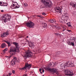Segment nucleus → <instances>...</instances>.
<instances>
[{
    "instance_id": "f257e3e1",
    "label": "nucleus",
    "mask_w": 76,
    "mask_h": 76,
    "mask_svg": "<svg viewBox=\"0 0 76 76\" xmlns=\"http://www.w3.org/2000/svg\"><path fill=\"white\" fill-rule=\"evenodd\" d=\"M41 1L44 6H42V5L40 6V9L45 8V7H48V8L51 7L52 2L51 1L49 0H41Z\"/></svg>"
},
{
    "instance_id": "f03ea898",
    "label": "nucleus",
    "mask_w": 76,
    "mask_h": 76,
    "mask_svg": "<svg viewBox=\"0 0 76 76\" xmlns=\"http://www.w3.org/2000/svg\"><path fill=\"white\" fill-rule=\"evenodd\" d=\"M10 18H11V17H9V14H5L3 16H1L0 17V20L4 21V22H6L8 20L10 21Z\"/></svg>"
},
{
    "instance_id": "7ed1b4c3",
    "label": "nucleus",
    "mask_w": 76,
    "mask_h": 76,
    "mask_svg": "<svg viewBox=\"0 0 76 76\" xmlns=\"http://www.w3.org/2000/svg\"><path fill=\"white\" fill-rule=\"evenodd\" d=\"M13 44L14 45H15L16 48H14L13 49H11L10 50V53L11 54L12 53H16L18 51H19V43L16 42H13Z\"/></svg>"
},
{
    "instance_id": "20e7f679",
    "label": "nucleus",
    "mask_w": 76,
    "mask_h": 76,
    "mask_svg": "<svg viewBox=\"0 0 76 76\" xmlns=\"http://www.w3.org/2000/svg\"><path fill=\"white\" fill-rule=\"evenodd\" d=\"M33 55L32 53L28 50L26 52L25 54L24 55H22V56L24 58L26 59L28 58L31 57Z\"/></svg>"
},
{
    "instance_id": "39448f33",
    "label": "nucleus",
    "mask_w": 76,
    "mask_h": 76,
    "mask_svg": "<svg viewBox=\"0 0 76 76\" xmlns=\"http://www.w3.org/2000/svg\"><path fill=\"white\" fill-rule=\"evenodd\" d=\"M20 63V60L19 58H17L16 57H14L13 59L10 62V63L12 66H14L16 64V63Z\"/></svg>"
},
{
    "instance_id": "423d86ee",
    "label": "nucleus",
    "mask_w": 76,
    "mask_h": 76,
    "mask_svg": "<svg viewBox=\"0 0 76 76\" xmlns=\"http://www.w3.org/2000/svg\"><path fill=\"white\" fill-rule=\"evenodd\" d=\"M74 42H76V39L75 38H73L72 39H70L69 42L67 43L69 45H72L73 47L75 46V43Z\"/></svg>"
},
{
    "instance_id": "0eeeda50",
    "label": "nucleus",
    "mask_w": 76,
    "mask_h": 76,
    "mask_svg": "<svg viewBox=\"0 0 76 76\" xmlns=\"http://www.w3.org/2000/svg\"><path fill=\"white\" fill-rule=\"evenodd\" d=\"M31 67V64H29L28 63H26L25 66L24 67L20 68L19 69L20 70H26V69H29V68Z\"/></svg>"
},
{
    "instance_id": "6e6552de",
    "label": "nucleus",
    "mask_w": 76,
    "mask_h": 76,
    "mask_svg": "<svg viewBox=\"0 0 76 76\" xmlns=\"http://www.w3.org/2000/svg\"><path fill=\"white\" fill-rule=\"evenodd\" d=\"M45 69L46 70H47L48 71H50L51 72H53L54 74V73H56L55 74H57V75H58V73H57L56 72L57 70L56 68L51 69V68H50V67L47 66L45 67Z\"/></svg>"
},
{
    "instance_id": "1a4fd4ad",
    "label": "nucleus",
    "mask_w": 76,
    "mask_h": 76,
    "mask_svg": "<svg viewBox=\"0 0 76 76\" xmlns=\"http://www.w3.org/2000/svg\"><path fill=\"white\" fill-rule=\"evenodd\" d=\"M66 66H67V67H74L75 65L73 63H72V62L70 61L66 62L65 64H64Z\"/></svg>"
},
{
    "instance_id": "9d476101",
    "label": "nucleus",
    "mask_w": 76,
    "mask_h": 76,
    "mask_svg": "<svg viewBox=\"0 0 76 76\" xmlns=\"http://www.w3.org/2000/svg\"><path fill=\"white\" fill-rule=\"evenodd\" d=\"M26 25L28 27H29L31 28H33L34 26V23L31 21H30L26 23Z\"/></svg>"
},
{
    "instance_id": "9b49d317",
    "label": "nucleus",
    "mask_w": 76,
    "mask_h": 76,
    "mask_svg": "<svg viewBox=\"0 0 76 76\" xmlns=\"http://www.w3.org/2000/svg\"><path fill=\"white\" fill-rule=\"evenodd\" d=\"M65 73H66L67 75H69V76H73V71L71 70L68 69L67 70H66Z\"/></svg>"
},
{
    "instance_id": "f8f14e48",
    "label": "nucleus",
    "mask_w": 76,
    "mask_h": 76,
    "mask_svg": "<svg viewBox=\"0 0 76 76\" xmlns=\"http://www.w3.org/2000/svg\"><path fill=\"white\" fill-rule=\"evenodd\" d=\"M56 12H58L59 13H61V9L59 7H57L54 8Z\"/></svg>"
},
{
    "instance_id": "ddd939ff",
    "label": "nucleus",
    "mask_w": 76,
    "mask_h": 76,
    "mask_svg": "<svg viewBox=\"0 0 76 76\" xmlns=\"http://www.w3.org/2000/svg\"><path fill=\"white\" fill-rule=\"evenodd\" d=\"M9 35V31H6L5 33H4L3 34H2L1 35V37L3 38L6 36H7V35Z\"/></svg>"
},
{
    "instance_id": "4468645a",
    "label": "nucleus",
    "mask_w": 76,
    "mask_h": 76,
    "mask_svg": "<svg viewBox=\"0 0 76 76\" xmlns=\"http://www.w3.org/2000/svg\"><path fill=\"white\" fill-rule=\"evenodd\" d=\"M66 63H63L62 64H61V69H62L63 70H64L65 67H66V66H67V65H65V64Z\"/></svg>"
},
{
    "instance_id": "2eb2a0df",
    "label": "nucleus",
    "mask_w": 76,
    "mask_h": 76,
    "mask_svg": "<svg viewBox=\"0 0 76 76\" xmlns=\"http://www.w3.org/2000/svg\"><path fill=\"white\" fill-rule=\"evenodd\" d=\"M61 18L62 20H63V21H64V22H65L66 21H67V18H66L64 15H62L61 17Z\"/></svg>"
},
{
    "instance_id": "dca6fc26",
    "label": "nucleus",
    "mask_w": 76,
    "mask_h": 76,
    "mask_svg": "<svg viewBox=\"0 0 76 76\" xmlns=\"http://www.w3.org/2000/svg\"><path fill=\"white\" fill-rule=\"evenodd\" d=\"M69 5L72 6V7H75V9H76V4H74V3L72 2H71V3L69 4Z\"/></svg>"
},
{
    "instance_id": "f3484780",
    "label": "nucleus",
    "mask_w": 76,
    "mask_h": 76,
    "mask_svg": "<svg viewBox=\"0 0 76 76\" xmlns=\"http://www.w3.org/2000/svg\"><path fill=\"white\" fill-rule=\"evenodd\" d=\"M28 45L31 48H34V45L31 42H30V44L29 43Z\"/></svg>"
},
{
    "instance_id": "a211bd4d",
    "label": "nucleus",
    "mask_w": 76,
    "mask_h": 76,
    "mask_svg": "<svg viewBox=\"0 0 76 76\" xmlns=\"http://www.w3.org/2000/svg\"><path fill=\"white\" fill-rule=\"evenodd\" d=\"M56 21V20L54 19H52V20L51 19H50L49 20V22H50V23H53V22H55Z\"/></svg>"
},
{
    "instance_id": "6ab92c4d",
    "label": "nucleus",
    "mask_w": 76,
    "mask_h": 76,
    "mask_svg": "<svg viewBox=\"0 0 76 76\" xmlns=\"http://www.w3.org/2000/svg\"><path fill=\"white\" fill-rule=\"evenodd\" d=\"M63 15H64V16H65V17L67 18V19H69V17H68L69 14H68L67 13H64Z\"/></svg>"
},
{
    "instance_id": "aec40b11",
    "label": "nucleus",
    "mask_w": 76,
    "mask_h": 76,
    "mask_svg": "<svg viewBox=\"0 0 76 76\" xmlns=\"http://www.w3.org/2000/svg\"><path fill=\"white\" fill-rule=\"evenodd\" d=\"M6 47V44L5 43H3L1 46V48H4Z\"/></svg>"
},
{
    "instance_id": "412c9836",
    "label": "nucleus",
    "mask_w": 76,
    "mask_h": 76,
    "mask_svg": "<svg viewBox=\"0 0 76 76\" xmlns=\"http://www.w3.org/2000/svg\"><path fill=\"white\" fill-rule=\"evenodd\" d=\"M73 16L76 17V11H74L72 13Z\"/></svg>"
},
{
    "instance_id": "4be33fe9",
    "label": "nucleus",
    "mask_w": 76,
    "mask_h": 76,
    "mask_svg": "<svg viewBox=\"0 0 76 76\" xmlns=\"http://www.w3.org/2000/svg\"><path fill=\"white\" fill-rule=\"evenodd\" d=\"M49 64L51 65V66H52L53 64V65H54V64H56V62L54 63L53 62H51L50 63H49Z\"/></svg>"
},
{
    "instance_id": "5701e85b",
    "label": "nucleus",
    "mask_w": 76,
    "mask_h": 76,
    "mask_svg": "<svg viewBox=\"0 0 76 76\" xmlns=\"http://www.w3.org/2000/svg\"><path fill=\"white\" fill-rule=\"evenodd\" d=\"M67 25L68 26V27H70L72 26V25L70 24V22H69L66 23Z\"/></svg>"
},
{
    "instance_id": "b1692460",
    "label": "nucleus",
    "mask_w": 76,
    "mask_h": 76,
    "mask_svg": "<svg viewBox=\"0 0 76 76\" xmlns=\"http://www.w3.org/2000/svg\"><path fill=\"white\" fill-rule=\"evenodd\" d=\"M3 6H7V3H4L2 4Z\"/></svg>"
},
{
    "instance_id": "393cba45",
    "label": "nucleus",
    "mask_w": 76,
    "mask_h": 76,
    "mask_svg": "<svg viewBox=\"0 0 76 76\" xmlns=\"http://www.w3.org/2000/svg\"><path fill=\"white\" fill-rule=\"evenodd\" d=\"M5 42H6V43H7V44L9 47H10V43L9 42H8L7 41H5Z\"/></svg>"
},
{
    "instance_id": "a878e982",
    "label": "nucleus",
    "mask_w": 76,
    "mask_h": 76,
    "mask_svg": "<svg viewBox=\"0 0 76 76\" xmlns=\"http://www.w3.org/2000/svg\"><path fill=\"white\" fill-rule=\"evenodd\" d=\"M43 25H44L43 26L44 28H47V23H44Z\"/></svg>"
},
{
    "instance_id": "bb28decb",
    "label": "nucleus",
    "mask_w": 76,
    "mask_h": 76,
    "mask_svg": "<svg viewBox=\"0 0 76 76\" xmlns=\"http://www.w3.org/2000/svg\"><path fill=\"white\" fill-rule=\"evenodd\" d=\"M55 28L58 29H61V27L59 26H57V27L55 26Z\"/></svg>"
},
{
    "instance_id": "cd10ccee",
    "label": "nucleus",
    "mask_w": 76,
    "mask_h": 76,
    "mask_svg": "<svg viewBox=\"0 0 76 76\" xmlns=\"http://www.w3.org/2000/svg\"><path fill=\"white\" fill-rule=\"evenodd\" d=\"M23 6L24 7H26V6H28V4L26 3H25L24 4Z\"/></svg>"
},
{
    "instance_id": "c85d7f7f",
    "label": "nucleus",
    "mask_w": 76,
    "mask_h": 76,
    "mask_svg": "<svg viewBox=\"0 0 76 76\" xmlns=\"http://www.w3.org/2000/svg\"><path fill=\"white\" fill-rule=\"evenodd\" d=\"M55 35H60V34L58 33H56L55 34Z\"/></svg>"
},
{
    "instance_id": "c756f323",
    "label": "nucleus",
    "mask_w": 76,
    "mask_h": 76,
    "mask_svg": "<svg viewBox=\"0 0 76 76\" xmlns=\"http://www.w3.org/2000/svg\"><path fill=\"white\" fill-rule=\"evenodd\" d=\"M42 15H47V14L45 13V12H43L42 13Z\"/></svg>"
},
{
    "instance_id": "7c9ffc66",
    "label": "nucleus",
    "mask_w": 76,
    "mask_h": 76,
    "mask_svg": "<svg viewBox=\"0 0 76 76\" xmlns=\"http://www.w3.org/2000/svg\"><path fill=\"white\" fill-rule=\"evenodd\" d=\"M6 57H7V58H10L11 57V56H6Z\"/></svg>"
},
{
    "instance_id": "2f4dec72",
    "label": "nucleus",
    "mask_w": 76,
    "mask_h": 76,
    "mask_svg": "<svg viewBox=\"0 0 76 76\" xmlns=\"http://www.w3.org/2000/svg\"><path fill=\"white\" fill-rule=\"evenodd\" d=\"M11 75H12V73H8V75L9 76H11Z\"/></svg>"
},
{
    "instance_id": "473e14b6",
    "label": "nucleus",
    "mask_w": 76,
    "mask_h": 76,
    "mask_svg": "<svg viewBox=\"0 0 76 76\" xmlns=\"http://www.w3.org/2000/svg\"><path fill=\"white\" fill-rule=\"evenodd\" d=\"M42 72H43V73H44V70L43 69H42Z\"/></svg>"
},
{
    "instance_id": "72a5a7b5",
    "label": "nucleus",
    "mask_w": 76,
    "mask_h": 76,
    "mask_svg": "<svg viewBox=\"0 0 76 76\" xmlns=\"http://www.w3.org/2000/svg\"><path fill=\"white\" fill-rule=\"evenodd\" d=\"M12 3H17V2H15L13 1H12Z\"/></svg>"
},
{
    "instance_id": "f704fd0d",
    "label": "nucleus",
    "mask_w": 76,
    "mask_h": 76,
    "mask_svg": "<svg viewBox=\"0 0 76 76\" xmlns=\"http://www.w3.org/2000/svg\"><path fill=\"white\" fill-rule=\"evenodd\" d=\"M6 49H4L3 50V53H5L6 52Z\"/></svg>"
},
{
    "instance_id": "c9c22d12",
    "label": "nucleus",
    "mask_w": 76,
    "mask_h": 76,
    "mask_svg": "<svg viewBox=\"0 0 76 76\" xmlns=\"http://www.w3.org/2000/svg\"><path fill=\"white\" fill-rule=\"evenodd\" d=\"M17 8H19V7H18V6H16L15 7V9H17Z\"/></svg>"
},
{
    "instance_id": "e433bc0d",
    "label": "nucleus",
    "mask_w": 76,
    "mask_h": 76,
    "mask_svg": "<svg viewBox=\"0 0 76 76\" xmlns=\"http://www.w3.org/2000/svg\"><path fill=\"white\" fill-rule=\"evenodd\" d=\"M41 70H42V69H41V68H40L39 69V72H41Z\"/></svg>"
},
{
    "instance_id": "4c0bfd02",
    "label": "nucleus",
    "mask_w": 76,
    "mask_h": 76,
    "mask_svg": "<svg viewBox=\"0 0 76 76\" xmlns=\"http://www.w3.org/2000/svg\"><path fill=\"white\" fill-rule=\"evenodd\" d=\"M12 73H13V74H14L15 73V71H12Z\"/></svg>"
},
{
    "instance_id": "58836bf2",
    "label": "nucleus",
    "mask_w": 76,
    "mask_h": 76,
    "mask_svg": "<svg viewBox=\"0 0 76 76\" xmlns=\"http://www.w3.org/2000/svg\"><path fill=\"white\" fill-rule=\"evenodd\" d=\"M60 22L61 23H63V21H61V20H60Z\"/></svg>"
},
{
    "instance_id": "ea45409f",
    "label": "nucleus",
    "mask_w": 76,
    "mask_h": 76,
    "mask_svg": "<svg viewBox=\"0 0 76 76\" xmlns=\"http://www.w3.org/2000/svg\"><path fill=\"white\" fill-rule=\"evenodd\" d=\"M15 6V4H13L12 6H13V7H14V6Z\"/></svg>"
},
{
    "instance_id": "a19ab883",
    "label": "nucleus",
    "mask_w": 76,
    "mask_h": 76,
    "mask_svg": "<svg viewBox=\"0 0 76 76\" xmlns=\"http://www.w3.org/2000/svg\"><path fill=\"white\" fill-rule=\"evenodd\" d=\"M37 17H41V15H37Z\"/></svg>"
},
{
    "instance_id": "79ce46f5",
    "label": "nucleus",
    "mask_w": 76,
    "mask_h": 76,
    "mask_svg": "<svg viewBox=\"0 0 76 76\" xmlns=\"http://www.w3.org/2000/svg\"><path fill=\"white\" fill-rule=\"evenodd\" d=\"M5 50L6 51H7V50H8V49L7 48H6L5 49Z\"/></svg>"
},
{
    "instance_id": "37998d69",
    "label": "nucleus",
    "mask_w": 76,
    "mask_h": 76,
    "mask_svg": "<svg viewBox=\"0 0 76 76\" xmlns=\"http://www.w3.org/2000/svg\"><path fill=\"white\" fill-rule=\"evenodd\" d=\"M63 29H66V28L64 27H63Z\"/></svg>"
},
{
    "instance_id": "c03bdc74",
    "label": "nucleus",
    "mask_w": 76,
    "mask_h": 76,
    "mask_svg": "<svg viewBox=\"0 0 76 76\" xmlns=\"http://www.w3.org/2000/svg\"><path fill=\"white\" fill-rule=\"evenodd\" d=\"M2 2H0V4H2Z\"/></svg>"
},
{
    "instance_id": "a18cd8bd",
    "label": "nucleus",
    "mask_w": 76,
    "mask_h": 76,
    "mask_svg": "<svg viewBox=\"0 0 76 76\" xmlns=\"http://www.w3.org/2000/svg\"><path fill=\"white\" fill-rule=\"evenodd\" d=\"M1 12H4V11H3V10H1Z\"/></svg>"
},
{
    "instance_id": "49530a36",
    "label": "nucleus",
    "mask_w": 76,
    "mask_h": 76,
    "mask_svg": "<svg viewBox=\"0 0 76 76\" xmlns=\"http://www.w3.org/2000/svg\"><path fill=\"white\" fill-rule=\"evenodd\" d=\"M68 32H70V31H71V30H67Z\"/></svg>"
},
{
    "instance_id": "de8ad7c7",
    "label": "nucleus",
    "mask_w": 76,
    "mask_h": 76,
    "mask_svg": "<svg viewBox=\"0 0 76 76\" xmlns=\"http://www.w3.org/2000/svg\"><path fill=\"white\" fill-rule=\"evenodd\" d=\"M40 73L41 74H42V72H40Z\"/></svg>"
},
{
    "instance_id": "09e8293b",
    "label": "nucleus",
    "mask_w": 76,
    "mask_h": 76,
    "mask_svg": "<svg viewBox=\"0 0 76 76\" xmlns=\"http://www.w3.org/2000/svg\"><path fill=\"white\" fill-rule=\"evenodd\" d=\"M65 31V29H64V30H63V31Z\"/></svg>"
},
{
    "instance_id": "8fccbe9b",
    "label": "nucleus",
    "mask_w": 76,
    "mask_h": 76,
    "mask_svg": "<svg viewBox=\"0 0 76 76\" xmlns=\"http://www.w3.org/2000/svg\"><path fill=\"white\" fill-rule=\"evenodd\" d=\"M23 76H26V75H24Z\"/></svg>"
},
{
    "instance_id": "3c124183",
    "label": "nucleus",
    "mask_w": 76,
    "mask_h": 76,
    "mask_svg": "<svg viewBox=\"0 0 76 76\" xmlns=\"http://www.w3.org/2000/svg\"><path fill=\"white\" fill-rule=\"evenodd\" d=\"M26 38H28V36H27L26 37Z\"/></svg>"
},
{
    "instance_id": "603ef678",
    "label": "nucleus",
    "mask_w": 76,
    "mask_h": 76,
    "mask_svg": "<svg viewBox=\"0 0 76 76\" xmlns=\"http://www.w3.org/2000/svg\"><path fill=\"white\" fill-rule=\"evenodd\" d=\"M27 42H28V43H29V41H28Z\"/></svg>"
},
{
    "instance_id": "864d4df0",
    "label": "nucleus",
    "mask_w": 76,
    "mask_h": 76,
    "mask_svg": "<svg viewBox=\"0 0 76 76\" xmlns=\"http://www.w3.org/2000/svg\"><path fill=\"white\" fill-rule=\"evenodd\" d=\"M62 34H64V33H62Z\"/></svg>"
},
{
    "instance_id": "5fc2aeb1",
    "label": "nucleus",
    "mask_w": 76,
    "mask_h": 76,
    "mask_svg": "<svg viewBox=\"0 0 76 76\" xmlns=\"http://www.w3.org/2000/svg\"><path fill=\"white\" fill-rule=\"evenodd\" d=\"M1 6H3V5H1Z\"/></svg>"
},
{
    "instance_id": "6e6d98bb",
    "label": "nucleus",
    "mask_w": 76,
    "mask_h": 76,
    "mask_svg": "<svg viewBox=\"0 0 76 76\" xmlns=\"http://www.w3.org/2000/svg\"><path fill=\"white\" fill-rule=\"evenodd\" d=\"M7 76H9V75H7Z\"/></svg>"
},
{
    "instance_id": "4d7b16f0",
    "label": "nucleus",
    "mask_w": 76,
    "mask_h": 76,
    "mask_svg": "<svg viewBox=\"0 0 76 76\" xmlns=\"http://www.w3.org/2000/svg\"><path fill=\"white\" fill-rule=\"evenodd\" d=\"M17 4H18V3H17Z\"/></svg>"
},
{
    "instance_id": "13d9d810",
    "label": "nucleus",
    "mask_w": 76,
    "mask_h": 76,
    "mask_svg": "<svg viewBox=\"0 0 76 76\" xmlns=\"http://www.w3.org/2000/svg\"><path fill=\"white\" fill-rule=\"evenodd\" d=\"M0 6H1V5H0Z\"/></svg>"
}]
</instances>
